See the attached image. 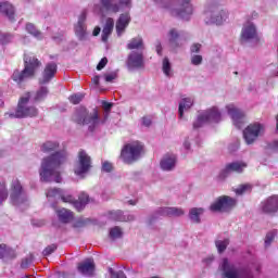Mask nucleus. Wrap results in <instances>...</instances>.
<instances>
[{"label":"nucleus","instance_id":"f257e3e1","mask_svg":"<svg viewBox=\"0 0 278 278\" xmlns=\"http://www.w3.org/2000/svg\"><path fill=\"white\" fill-rule=\"evenodd\" d=\"M66 160H68V154L64 150L45 157L39 170L41 181H55V184H62V172L60 168L62 164H66Z\"/></svg>","mask_w":278,"mask_h":278},{"label":"nucleus","instance_id":"f03ea898","mask_svg":"<svg viewBox=\"0 0 278 278\" xmlns=\"http://www.w3.org/2000/svg\"><path fill=\"white\" fill-rule=\"evenodd\" d=\"M72 119L76 125H88V130L91 134L98 129L99 125L105 123V118L101 121V117H99L98 109H93L92 113H90L85 106L78 108L74 112Z\"/></svg>","mask_w":278,"mask_h":278},{"label":"nucleus","instance_id":"7ed1b4c3","mask_svg":"<svg viewBox=\"0 0 278 278\" xmlns=\"http://www.w3.org/2000/svg\"><path fill=\"white\" fill-rule=\"evenodd\" d=\"M42 66V63L35 58L34 55H24V70L18 71L15 70L11 76V78L21 86L24 84V81H27V79H31L36 77V71H38V67Z\"/></svg>","mask_w":278,"mask_h":278},{"label":"nucleus","instance_id":"20e7f679","mask_svg":"<svg viewBox=\"0 0 278 278\" xmlns=\"http://www.w3.org/2000/svg\"><path fill=\"white\" fill-rule=\"evenodd\" d=\"M144 155V144L140 141H132L124 144L121 151V160L124 164H134Z\"/></svg>","mask_w":278,"mask_h":278},{"label":"nucleus","instance_id":"39448f33","mask_svg":"<svg viewBox=\"0 0 278 278\" xmlns=\"http://www.w3.org/2000/svg\"><path fill=\"white\" fill-rule=\"evenodd\" d=\"M46 197H60L63 203H73L77 212H83V210L86 208V204L90 203V195H88L86 192L80 193L78 200H75L73 195H62V189L58 188L49 189Z\"/></svg>","mask_w":278,"mask_h":278},{"label":"nucleus","instance_id":"423d86ee","mask_svg":"<svg viewBox=\"0 0 278 278\" xmlns=\"http://www.w3.org/2000/svg\"><path fill=\"white\" fill-rule=\"evenodd\" d=\"M31 101V92H25L17 102L15 113L13 114L14 118H34L38 116V109L34 105H29Z\"/></svg>","mask_w":278,"mask_h":278},{"label":"nucleus","instance_id":"0eeeda50","mask_svg":"<svg viewBox=\"0 0 278 278\" xmlns=\"http://www.w3.org/2000/svg\"><path fill=\"white\" fill-rule=\"evenodd\" d=\"M238 205V200L229 197V195H222L218 197L211 205V212H218L220 214H229L233 207Z\"/></svg>","mask_w":278,"mask_h":278},{"label":"nucleus","instance_id":"6e6552de","mask_svg":"<svg viewBox=\"0 0 278 278\" xmlns=\"http://www.w3.org/2000/svg\"><path fill=\"white\" fill-rule=\"evenodd\" d=\"M223 114L218 111V108L213 106L199 115L197 121L193 123V129H201L205 123H220Z\"/></svg>","mask_w":278,"mask_h":278},{"label":"nucleus","instance_id":"1a4fd4ad","mask_svg":"<svg viewBox=\"0 0 278 278\" xmlns=\"http://www.w3.org/2000/svg\"><path fill=\"white\" fill-rule=\"evenodd\" d=\"M92 168V159L86 150H79L78 152V165L74 169L75 175L81 176L86 175Z\"/></svg>","mask_w":278,"mask_h":278},{"label":"nucleus","instance_id":"9d476101","mask_svg":"<svg viewBox=\"0 0 278 278\" xmlns=\"http://www.w3.org/2000/svg\"><path fill=\"white\" fill-rule=\"evenodd\" d=\"M264 134V126L260 123L250 124L244 130H243V138L247 142V144H253L260 136Z\"/></svg>","mask_w":278,"mask_h":278},{"label":"nucleus","instance_id":"9b49d317","mask_svg":"<svg viewBox=\"0 0 278 278\" xmlns=\"http://www.w3.org/2000/svg\"><path fill=\"white\" fill-rule=\"evenodd\" d=\"M101 5L106 12L118 14L122 8H131V0H100Z\"/></svg>","mask_w":278,"mask_h":278},{"label":"nucleus","instance_id":"f8f14e48","mask_svg":"<svg viewBox=\"0 0 278 278\" xmlns=\"http://www.w3.org/2000/svg\"><path fill=\"white\" fill-rule=\"evenodd\" d=\"M247 168V163L242 161H237L232 163L226 164L225 168L220 170L218 178L219 179H227L230 173H242Z\"/></svg>","mask_w":278,"mask_h":278},{"label":"nucleus","instance_id":"ddd939ff","mask_svg":"<svg viewBox=\"0 0 278 278\" xmlns=\"http://www.w3.org/2000/svg\"><path fill=\"white\" fill-rule=\"evenodd\" d=\"M226 109L237 129H242L244 127V113L233 104H228Z\"/></svg>","mask_w":278,"mask_h":278},{"label":"nucleus","instance_id":"4468645a","mask_svg":"<svg viewBox=\"0 0 278 278\" xmlns=\"http://www.w3.org/2000/svg\"><path fill=\"white\" fill-rule=\"evenodd\" d=\"M128 68H144V52L131 51L127 58Z\"/></svg>","mask_w":278,"mask_h":278},{"label":"nucleus","instance_id":"2eb2a0df","mask_svg":"<svg viewBox=\"0 0 278 278\" xmlns=\"http://www.w3.org/2000/svg\"><path fill=\"white\" fill-rule=\"evenodd\" d=\"M23 186L21 185V181L18 179H14L11 184V201L13 205H18L21 203L25 202V199L21 198L23 197Z\"/></svg>","mask_w":278,"mask_h":278},{"label":"nucleus","instance_id":"dca6fc26","mask_svg":"<svg viewBox=\"0 0 278 278\" xmlns=\"http://www.w3.org/2000/svg\"><path fill=\"white\" fill-rule=\"evenodd\" d=\"M261 212L263 214L278 213V195H271L261 203Z\"/></svg>","mask_w":278,"mask_h":278},{"label":"nucleus","instance_id":"f3484780","mask_svg":"<svg viewBox=\"0 0 278 278\" xmlns=\"http://www.w3.org/2000/svg\"><path fill=\"white\" fill-rule=\"evenodd\" d=\"M130 23H131V15H129V13H122L115 24L117 36H123L127 27H129Z\"/></svg>","mask_w":278,"mask_h":278},{"label":"nucleus","instance_id":"a211bd4d","mask_svg":"<svg viewBox=\"0 0 278 278\" xmlns=\"http://www.w3.org/2000/svg\"><path fill=\"white\" fill-rule=\"evenodd\" d=\"M257 39V28L253 24H247L241 30V42H249V40Z\"/></svg>","mask_w":278,"mask_h":278},{"label":"nucleus","instance_id":"6ab92c4d","mask_svg":"<svg viewBox=\"0 0 278 278\" xmlns=\"http://www.w3.org/2000/svg\"><path fill=\"white\" fill-rule=\"evenodd\" d=\"M77 268L81 275H85L86 277H92V275H94V269H96L94 261L91 258H88L85 262L79 263Z\"/></svg>","mask_w":278,"mask_h":278},{"label":"nucleus","instance_id":"aec40b11","mask_svg":"<svg viewBox=\"0 0 278 278\" xmlns=\"http://www.w3.org/2000/svg\"><path fill=\"white\" fill-rule=\"evenodd\" d=\"M192 12L193 9L192 4L190 3V0H182L179 10L176 11V16H179L180 18L188 21V17L191 16Z\"/></svg>","mask_w":278,"mask_h":278},{"label":"nucleus","instance_id":"412c9836","mask_svg":"<svg viewBox=\"0 0 278 278\" xmlns=\"http://www.w3.org/2000/svg\"><path fill=\"white\" fill-rule=\"evenodd\" d=\"M56 216L60 223L63 225H68V223H73L75 219V213L67 208L56 210Z\"/></svg>","mask_w":278,"mask_h":278},{"label":"nucleus","instance_id":"4be33fe9","mask_svg":"<svg viewBox=\"0 0 278 278\" xmlns=\"http://www.w3.org/2000/svg\"><path fill=\"white\" fill-rule=\"evenodd\" d=\"M58 73V64L55 63H48L43 71V78L41 84H49L53 77H55V74Z\"/></svg>","mask_w":278,"mask_h":278},{"label":"nucleus","instance_id":"5701e85b","mask_svg":"<svg viewBox=\"0 0 278 278\" xmlns=\"http://www.w3.org/2000/svg\"><path fill=\"white\" fill-rule=\"evenodd\" d=\"M177 164V156L175 154H166L163 160H161V168L163 170H172Z\"/></svg>","mask_w":278,"mask_h":278},{"label":"nucleus","instance_id":"b1692460","mask_svg":"<svg viewBox=\"0 0 278 278\" xmlns=\"http://www.w3.org/2000/svg\"><path fill=\"white\" fill-rule=\"evenodd\" d=\"M0 12H2V14H5V16H8L9 21L11 22H14L16 18L14 5H12L10 2L0 3Z\"/></svg>","mask_w":278,"mask_h":278},{"label":"nucleus","instance_id":"393cba45","mask_svg":"<svg viewBox=\"0 0 278 278\" xmlns=\"http://www.w3.org/2000/svg\"><path fill=\"white\" fill-rule=\"evenodd\" d=\"M127 49L129 51H144V40H142V37L131 38L127 43Z\"/></svg>","mask_w":278,"mask_h":278},{"label":"nucleus","instance_id":"a878e982","mask_svg":"<svg viewBox=\"0 0 278 278\" xmlns=\"http://www.w3.org/2000/svg\"><path fill=\"white\" fill-rule=\"evenodd\" d=\"M112 31H114V18L108 17L102 29V42H108V38L112 35Z\"/></svg>","mask_w":278,"mask_h":278},{"label":"nucleus","instance_id":"bb28decb","mask_svg":"<svg viewBox=\"0 0 278 278\" xmlns=\"http://www.w3.org/2000/svg\"><path fill=\"white\" fill-rule=\"evenodd\" d=\"M110 218L118 223H129L134 220V215H124L123 211H114L110 213Z\"/></svg>","mask_w":278,"mask_h":278},{"label":"nucleus","instance_id":"cd10ccee","mask_svg":"<svg viewBox=\"0 0 278 278\" xmlns=\"http://www.w3.org/2000/svg\"><path fill=\"white\" fill-rule=\"evenodd\" d=\"M168 42L172 49H179V47H181V43L179 42V31L175 28H172L168 33Z\"/></svg>","mask_w":278,"mask_h":278},{"label":"nucleus","instance_id":"c85d7f7f","mask_svg":"<svg viewBox=\"0 0 278 278\" xmlns=\"http://www.w3.org/2000/svg\"><path fill=\"white\" fill-rule=\"evenodd\" d=\"M204 212H205V208L203 207H192L189 211L190 220L195 225H199V223H201V216H203Z\"/></svg>","mask_w":278,"mask_h":278},{"label":"nucleus","instance_id":"c756f323","mask_svg":"<svg viewBox=\"0 0 278 278\" xmlns=\"http://www.w3.org/2000/svg\"><path fill=\"white\" fill-rule=\"evenodd\" d=\"M194 105V101L191 98H185L179 103L178 114L180 118H184V110H190Z\"/></svg>","mask_w":278,"mask_h":278},{"label":"nucleus","instance_id":"7c9ffc66","mask_svg":"<svg viewBox=\"0 0 278 278\" xmlns=\"http://www.w3.org/2000/svg\"><path fill=\"white\" fill-rule=\"evenodd\" d=\"M60 149V143L58 141H46L41 146L42 153H53Z\"/></svg>","mask_w":278,"mask_h":278},{"label":"nucleus","instance_id":"2f4dec72","mask_svg":"<svg viewBox=\"0 0 278 278\" xmlns=\"http://www.w3.org/2000/svg\"><path fill=\"white\" fill-rule=\"evenodd\" d=\"M185 212L179 207H165L162 210L163 216H184Z\"/></svg>","mask_w":278,"mask_h":278},{"label":"nucleus","instance_id":"473e14b6","mask_svg":"<svg viewBox=\"0 0 278 278\" xmlns=\"http://www.w3.org/2000/svg\"><path fill=\"white\" fill-rule=\"evenodd\" d=\"M75 34L78 38V40H86V24H81V22H77L75 26Z\"/></svg>","mask_w":278,"mask_h":278},{"label":"nucleus","instance_id":"72a5a7b5","mask_svg":"<svg viewBox=\"0 0 278 278\" xmlns=\"http://www.w3.org/2000/svg\"><path fill=\"white\" fill-rule=\"evenodd\" d=\"M48 94H49V89L47 87H41L34 97L35 103H38V101H45Z\"/></svg>","mask_w":278,"mask_h":278},{"label":"nucleus","instance_id":"f704fd0d","mask_svg":"<svg viewBox=\"0 0 278 278\" xmlns=\"http://www.w3.org/2000/svg\"><path fill=\"white\" fill-rule=\"evenodd\" d=\"M110 238L112 240H118V238H123V230L121 229V227L115 226V227L111 228Z\"/></svg>","mask_w":278,"mask_h":278},{"label":"nucleus","instance_id":"c9c22d12","mask_svg":"<svg viewBox=\"0 0 278 278\" xmlns=\"http://www.w3.org/2000/svg\"><path fill=\"white\" fill-rule=\"evenodd\" d=\"M9 197L8 187L5 185V181L0 182V203H3V201H7Z\"/></svg>","mask_w":278,"mask_h":278},{"label":"nucleus","instance_id":"e433bc0d","mask_svg":"<svg viewBox=\"0 0 278 278\" xmlns=\"http://www.w3.org/2000/svg\"><path fill=\"white\" fill-rule=\"evenodd\" d=\"M26 31L31 36H35V38H40V30H37L36 25L31 23L26 24Z\"/></svg>","mask_w":278,"mask_h":278},{"label":"nucleus","instance_id":"4c0bfd02","mask_svg":"<svg viewBox=\"0 0 278 278\" xmlns=\"http://www.w3.org/2000/svg\"><path fill=\"white\" fill-rule=\"evenodd\" d=\"M252 190H253V186L245 184V185L239 186V188H237L235 192L236 194H244L247 192H251Z\"/></svg>","mask_w":278,"mask_h":278},{"label":"nucleus","instance_id":"58836bf2","mask_svg":"<svg viewBox=\"0 0 278 278\" xmlns=\"http://www.w3.org/2000/svg\"><path fill=\"white\" fill-rule=\"evenodd\" d=\"M275 238H277V230H271V231L267 232V235L265 237V245L270 247V244H273V240H275Z\"/></svg>","mask_w":278,"mask_h":278},{"label":"nucleus","instance_id":"ea45409f","mask_svg":"<svg viewBox=\"0 0 278 278\" xmlns=\"http://www.w3.org/2000/svg\"><path fill=\"white\" fill-rule=\"evenodd\" d=\"M163 73L166 75V77H170V61L167 56L163 59Z\"/></svg>","mask_w":278,"mask_h":278},{"label":"nucleus","instance_id":"a19ab883","mask_svg":"<svg viewBox=\"0 0 278 278\" xmlns=\"http://www.w3.org/2000/svg\"><path fill=\"white\" fill-rule=\"evenodd\" d=\"M68 99L73 103V105H79V103H81V101L84 100V94L76 93V94L70 96Z\"/></svg>","mask_w":278,"mask_h":278},{"label":"nucleus","instance_id":"79ce46f5","mask_svg":"<svg viewBox=\"0 0 278 278\" xmlns=\"http://www.w3.org/2000/svg\"><path fill=\"white\" fill-rule=\"evenodd\" d=\"M56 250H58V245L55 244L48 245L42 251V255H45V257H48V255H51V253H55Z\"/></svg>","mask_w":278,"mask_h":278},{"label":"nucleus","instance_id":"37998d69","mask_svg":"<svg viewBox=\"0 0 278 278\" xmlns=\"http://www.w3.org/2000/svg\"><path fill=\"white\" fill-rule=\"evenodd\" d=\"M103 77H104V81H106V84H110L118 77V74H116V72H112L109 74H104Z\"/></svg>","mask_w":278,"mask_h":278},{"label":"nucleus","instance_id":"c03bdc74","mask_svg":"<svg viewBox=\"0 0 278 278\" xmlns=\"http://www.w3.org/2000/svg\"><path fill=\"white\" fill-rule=\"evenodd\" d=\"M191 64H193V66H199L203 64V56L200 54L191 56Z\"/></svg>","mask_w":278,"mask_h":278},{"label":"nucleus","instance_id":"a18cd8bd","mask_svg":"<svg viewBox=\"0 0 278 278\" xmlns=\"http://www.w3.org/2000/svg\"><path fill=\"white\" fill-rule=\"evenodd\" d=\"M227 244H229V241H227V240L226 241H217L216 247H217L218 253H223L224 251H226Z\"/></svg>","mask_w":278,"mask_h":278},{"label":"nucleus","instance_id":"49530a36","mask_svg":"<svg viewBox=\"0 0 278 278\" xmlns=\"http://www.w3.org/2000/svg\"><path fill=\"white\" fill-rule=\"evenodd\" d=\"M102 108H103L105 114H109L110 112H112V108H114V103L108 102V101H102Z\"/></svg>","mask_w":278,"mask_h":278},{"label":"nucleus","instance_id":"de8ad7c7","mask_svg":"<svg viewBox=\"0 0 278 278\" xmlns=\"http://www.w3.org/2000/svg\"><path fill=\"white\" fill-rule=\"evenodd\" d=\"M108 66V58H102L97 65V71H103V67Z\"/></svg>","mask_w":278,"mask_h":278},{"label":"nucleus","instance_id":"09e8293b","mask_svg":"<svg viewBox=\"0 0 278 278\" xmlns=\"http://www.w3.org/2000/svg\"><path fill=\"white\" fill-rule=\"evenodd\" d=\"M113 168L114 167L112 166V163H110V162H104L102 165V170H104V173H112Z\"/></svg>","mask_w":278,"mask_h":278},{"label":"nucleus","instance_id":"8fccbe9b","mask_svg":"<svg viewBox=\"0 0 278 278\" xmlns=\"http://www.w3.org/2000/svg\"><path fill=\"white\" fill-rule=\"evenodd\" d=\"M191 53H199L201 51V43H193L190 48Z\"/></svg>","mask_w":278,"mask_h":278},{"label":"nucleus","instance_id":"3c124183","mask_svg":"<svg viewBox=\"0 0 278 278\" xmlns=\"http://www.w3.org/2000/svg\"><path fill=\"white\" fill-rule=\"evenodd\" d=\"M151 123H152L151 117H149V116H143L142 117V125L144 127H151Z\"/></svg>","mask_w":278,"mask_h":278},{"label":"nucleus","instance_id":"603ef678","mask_svg":"<svg viewBox=\"0 0 278 278\" xmlns=\"http://www.w3.org/2000/svg\"><path fill=\"white\" fill-rule=\"evenodd\" d=\"M5 251H8V245L5 243L0 244V260H3V255H5Z\"/></svg>","mask_w":278,"mask_h":278},{"label":"nucleus","instance_id":"864d4df0","mask_svg":"<svg viewBox=\"0 0 278 278\" xmlns=\"http://www.w3.org/2000/svg\"><path fill=\"white\" fill-rule=\"evenodd\" d=\"M86 223H88V219H79L74 224V227L79 228V227H86Z\"/></svg>","mask_w":278,"mask_h":278},{"label":"nucleus","instance_id":"5fc2aeb1","mask_svg":"<svg viewBox=\"0 0 278 278\" xmlns=\"http://www.w3.org/2000/svg\"><path fill=\"white\" fill-rule=\"evenodd\" d=\"M86 11H83L78 18V23L86 24Z\"/></svg>","mask_w":278,"mask_h":278},{"label":"nucleus","instance_id":"6e6d98bb","mask_svg":"<svg viewBox=\"0 0 278 278\" xmlns=\"http://www.w3.org/2000/svg\"><path fill=\"white\" fill-rule=\"evenodd\" d=\"M29 264H31V260L26 258V260L22 261L21 268H27V266H29Z\"/></svg>","mask_w":278,"mask_h":278},{"label":"nucleus","instance_id":"4d7b16f0","mask_svg":"<svg viewBox=\"0 0 278 278\" xmlns=\"http://www.w3.org/2000/svg\"><path fill=\"white\" fill-rule=\"evenodd\" d=\"M162 42H157L156 43V53H157V55H162Z\"/></svg>","mask_w":278,"mask_h":278},{"label":"nucleus","instance_id":"13d9d810","mask_svg":"<svg viewBox=\"0 0 278 278\" xmlns=\"http://www.w3.org/2000/svg\"><path fill=\"white\" fill-rule=\"evenodd\" d=\"M101 77L99 75L94 76L92 78V84H94V86H99V81H100Z\"/></svg>","mask_w":278,"mask_h":278},{"label":"nucleus","instance_id":"bf43d9fd","mask_svg":"<svg viewBox=\"0 0 278 278\" xmlns=\"http://www.w3.org/2000/svg\"><path fill=\"white\" fill-rule=\"evenodd\" d=\"M115 277H116V278H127V276L125 275L124 271H118V273H116V274H115Z\"/></svg>","mask_w":278,"mask_h":278},{"label":"nucleus","instance_id":"052dcab7","mask_svg":"<svg viewBox=\"0 0 278 278\" xmlns=\"http://www.w3.org/2000/svg\"><path fill=\"white\" fill-rule=\"evenodd\" d=\"M93 36H99V34H101V27L97 26L94 29H93Z\"/></svg>","mask_w":278,"mask_h":278},{"label":"nucleus","instance_id":"680f3d73","mask_svg":"<svg viewBox=\"0 0 278 278\" xmlns=\"http://www.w3.org/2000/svg\"><path fill=\"white\" fill-rule=\"evenodd\" d=\"M271 149H274L275 151H278V141L273 142Z\"/></svg>","mask_w":278,"mask_h":278},{"label":"nucleus","instance_id":"e2e57ef3","mask_svg":"<svg viewBox=\"0 0 278 278\" xmlns=\"http://www.w3.org/2000/svg\"><path fill=\"white\" fill-rule=\"evenodd\" d=\"M185 148L186 149H190V143L189 142H185Z\"/></svg>","mask_w":278,"mask_h":278},{"label":"nucleus","instance_id":"0e129e2a","mask_svg":"<svg viewBox=\"0 0 278 278\" xmlns=\"http://www.w3.org/2000/svg\"><path fill=\"white\" fill-rule=\"evenodd\" d=\"M0 108H3V100L0 99Z\"/></svg>","mask_w":278,"mask_h":278},{"label":"nucleus","instance_id":"69168bd1","mask_svg":"<svg viewBox=\"0 0 278 278\" xmlns=\"http://www.w3.org/2000/svg\"><path fill=\"white\" fill-rule=\"evenodd\" d=\"M211 14H214V8L210 9Z\"/></svg>","mask_w":278,"mask_h":278},{"label":"nucleus","instance_id":"338daca9","mask_svg":"<svg viewBox=\"0 0 278 278\" xmlns=\"http://www.w3.org/2000/svg\"><path fill=\"white\" fill-rule=\"evenodd\" d=\"M2 38H10V36H7V35H2Z\"/></svg>","mask_w":278,"mask_h":278},{"label":"nucleus","instance_id":"774afa93","mask_svg":"<svg viewBox=\"0 0 278 278\" xmlns=\"http://www.w3.org/2000/svg\"><path fill=\"white\" fill-rule=\"evenodd\" d=\"M215 21H216V18L212 17L211 23H214Z\"/></svg>","mask_w":278,"mask_h":278}]
</instances>
